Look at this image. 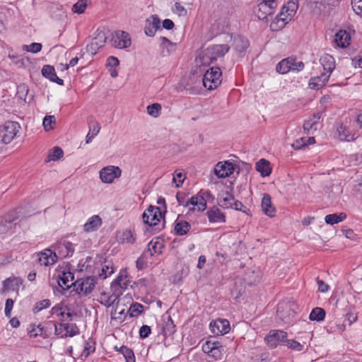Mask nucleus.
<instances>
[{
    "instance_id": "obj_7",
    "label": "nucleus",
    "mask_w": 362,
    "mask_h": 362,
    "mask_svg": "<svg viewBox=\"0 0 362 362\" xmlns=\"http://www.w3.org/2000/svg\"><path fill=\"white\" fill-rule=\"evenodd\" d=\"M58 285L64 290L74 286V274L67 267H58L56 269Z\"/></svg>"
},
{
    "instance_id": "obj_51",
    "label": "nucleus",
    "mask_w": 362,
    "mask_h": 362,
    "mask_svg": "<svg viewBox=\"0 0 362 362\" xmlns=\"http://www.w3.org/2000/svg\"><path fill=\"white\" fill-rule=\"evenodd\" d=\"M105 37L103 34H99L98 36L92 41L90 46L91 47H101L105 43Z\"/></svg>"
},
{
    "instance_id": "obj_28",
    "label": "nucleus",
    "mask_w": 362,
    "mask_h": 362,
    "mask_svg": "<svg viewBox=\"0 0 362 362\" xmlns=\"http://www.w3.org/2000/svg\"><path fill=\"white\" fill-rule=\"evenodd\" d=\"M119 295L117 293H113L111 295H108L105 292L100 293L98 300L100 303L103 305L107 308H110L115 305V302L117 300Z\"/></svg>"
},
{
    "instance_id": "obj_29",
    "label": "nucleus",
    "mask_w": 362,
    "mask_h": 362,
    "mask_svg": "<svg viewBox=\"0 0 362 362\" xmlns=\"http://www.w3.org/2000/svg\"><path fill=\"white\" fill-rule=\"evenodd\" d=\"M262 211L267 216L272 217L275 214V208L272 204L271 197L264 194L262 199Z\"/></svg>"
},
{
    "instance_id": "obj_35",
    "label": "nucleus",
    "mask_w": 362,
    "mask_h": 362,
    "mask_svg": "<svg viewBox=\"0 0 362 362\" xmlns=\"http://www.w3.org/2000/svg\"><path fill=\"white\" fill-rule=\"evenodd\" d=\"M346 218V215L344 213H340L339 214H333L325 216V223L328 225L337 224L343 221Z\"/></svg>"
},
{
    "instance_id": "obj_13",
    "label": "nucleus",
    "mask_w": 362,
    "mask_h": 362,
    "mask_svg": "<svg viewBox=\"0 0 362 362\" xmlns=\"http://www.w3.org/2000/svg\"><path fill=\"white\" fill-rule=\"evenodd\" d=\"M287 333L282 330H271L265 337L264 341L267 346L272 349L276 348L279 344H285Z\"/></svg>"
},
{
    "instance_id": "obj_5",
    "label": "nucleus",
    "mask_w": 362,
    "mask_h": 362,
    "mask_svg": "<svg viewBox=\"0 0 362 362\" xmlns=\"http://www.w3.org/2000/svg\"><path fill=\"white\" fill-rule=\"evenodd\" d=\"M221 71L218 67L207 70L203 77V85L208 90L216 88L221 83Z\"/></svg>"
},
{
    "instance_id": "obj_19",
    "label": "nucleus",
    "mask_w": 362,
    "mask_h": 362,
    "mask_svg": "<svg viewBox=\"0 0 362 362\" xmlns=\"http://www.w3.org/2000/svg\"><path fill=\"white\" fill-rule=\"evenodd\" d=\"M351 36L346 30H339L334 35V42L337 47L346 48L351 44Z\"/></svg>"
},
{
    "instance_id": "obj_16",
    "label": "nucleus",
    "mask_w": 362,
    "mask_h": 362,
    "mask_svg": "<svg viewBox=\"0 0 362 362\" xmlns=\"http://www.w3.org/2000/svg\"><path fill=\"white\" fill-rule=\"evenodd\" d=\"M130 284V281L128 278L127 271L122 270L119 272V276L112 283L111 288L118 295L121 294L122 291L127 288Z\"/></svg>"
},
{
    "instance_id": "obj_33",
    "label": "nucleus",
    "mask_w": 362,
    "mask_h": 362,
    "mask_svg": "<svg viewBox=\"0 0 362 362\" xmlns=\"http://www.w3.org/2000/svg\"><path fill=\"white\" fill-rule=\"evenodd\" d=\"M234 49L239 53L244 52L249 46V42L242 36H236L233 38Z\"/></svg>"
},
{
    "instance_id": "obj_38",
    "label": "nucleus",
    "mask_w": 362,
    "mask_h": 362,
    "mask_svg": "<svg viewBox=\"0 0 362 362\" xmlns=\"http://www.w3.org/2000/svg\"><path fill=\"white\" fill-rule=\"evenodd\" d=\"M281 308L282 306L281 305H278L277 314L279 317L285 324H291L292 322V319L293 317V312L288 309V315H286L284 313V310H281Z\"/></svg>"
},
{
    "instance_id": "obj_12",
    "label": "nucleus",
    "mask_w": 362,
    "mask_h": 362,
    "mask_svg": "<svg viewBox=\"0 0 362 362\" xmlns=\"http://www.w3.org/2000/svg\"><path fill=\"white\" fill-rule=\"evenodd\" d=\"M304 67L302 62H296L293 58H287L281 60L276 66V71L279 74H285L291 71H300Z\"/></svg>"
},
{
    "instance_id": "obj_46",
    "label": "nucleus",
    "mask_w": 362,
    "mask_h": 362,
    "mask_svg": "<svg viewBox=\"0 0 362 362\" xmlns=\"http://www.w3.org/2000/svg\"><path fill=\"white\" fill-rule=\"evenodd\" d=\"M42 75L49 78L50 81L56 77L55 70L53 66L50 65H45L42 69Z\"/></svg>"
},
{
    "instance_id": "obj_47",
    "label": "nucleus",
    "mask_w": 362,
    "mask_h": 362,
    "mask_svg": "<svg viewBox=\"0 0 362 362\" xmlns=\"http://www.w3.org/2000/svg\"><path fill=\"white\" fill-rule=\"evenodd\" d=\"M285 345L287 346L291 349L297 351H301L303 349V344H301L300 343H299L297 341L292 340V339H286L285 341Z\"/></svg>"
},
{
    "instance_id": "obj_15",
    "label": "nucleus",
    "mask_w": 362,
    "mask_h": 362,
    "mask_svg": "<svg viewBox=\"0 0 362 362\" xmlns=\"http://www.w3.org/2000/svg\"><path fill=\"white\" fill-rule=\"evenodd\" d=\"M209 327L211 333L216 336L226 334L230 329L229 321L221 318H218L211 322Z\"/></svg>"
},
{
    "instance_id": "obj_53",
    "label": "nucleus",
    "mask_w": 362,
    "mask_h": 362,
    "mask_svg": "<svg viewBox=\"0 0 362 362\" xmlns=\"http://www.w3.org/2000/svg\"><path fill=\"white\" fill-rule=\"evenodd\" d=\"M217 342L218 341H206L202 345L203 351L209 356L215 346H217Z\"/></svg>"
},
{
    "instance_id": "obj_2",
    "label": "nucleus",
    "mask_w": 362,
    "mask_h": 362,
    "mask_svg": "<svg viewBox=\"0 0 362 362\" xmlns=\"http://www.w3.org/2000/svg\"><path fill=\"white\" fill-rule=\"evenodd\" d=\"M21 126L16 122H7L0 126V142L4 144L11 143L19 133Z\"/></svg>"
},
{
    "instance_id": "obj_50",
    "label": "nucleus",
    "mask_w": 362,
    "mask_h": 362,
    "mask_svg": "<svg viewBox=\"0 0 362 362\" xmlns=\"http://www.w3.org/2000/svg\"><path fill=\"white\" fill-rule=\"evenodd\" d=\"M102 224V219L98 215L91 216L83 226H98Z\"/></svg>"
},
{
    "instance_id": "obj_57",
    "label": "nucleus",
    "mask_w": 362,
    "mask_h": 362,
    "mask_svg": "<svg viewBox=\"0 0 362 362\" xmlns=\"http://www.w3.org/2000/svg\"><path fill=\"white\" fill-rule=\"evenodd\" d=\"M351 5L354 12L362 17V0H352Z\"/></svg>"
},
{
    "instance_id": "obj_43",
    "label": "nucleus",
    "mask_w": 362,
    "mask_h": 362,
    "mask_svg": "<svg viewBox=\"0 0 362 362\" xmlns=\"http://www.w3.org/2000/svg\"><path fill=\"white\" fill-rule=\"evenodd\" d=\"M56 124V119L54 116L52 115H47L45 117L42 122V125L45 131H49L54 129V127Z\"/></svg>"
},
{
    "instance_id": "obj_45",
    "label": "nucleus",
    "mask_w": 362,
    "mask_h": 362,
    "mask_svg": "<svg viewBox=\"0 0 362 362\" xmlns=\"http://www.w3.org/2000/svg\"><path fill=\"white\" fill-rule=\"evenodd\" d=\"M87 7L86 0H78L72 6V11L74 13L81 14L83 13Z\"/></svg>"
},
{
    "instance_id": "obj_1",
    "label": "nucleus",
    "mask_w": 362,
    "mask_h": 362,
    "mask_svg": "<svg viewBox=\"0 0 362 362\" xmlns=\"http://www.w3.org/2000/svg\"><path fill=\"white\" fill-rule=\"evenodd\" d=\"M229 50L227 45H216L206 48L202 55L196 59L197 65L206 66L210 64L218 57H223Z\"/></svg>"
},
{
    "instance_id": "obj_63",
    "label": "nucleus",
    "mask_w": 362,
    "mask_h": 362,
    "mask_svg": "<svg viewBox=\"0 0 362 362\" xmlns=\"http://www.w3.org/2000/svg\"><path fill=\"white\" fill-rule=\"evenodd\" d=\"M131 316H136L141 313L143 310V306L141 304L135 303L130 307Z\"/></svg>"
},
{
    "instance_id": "obj_6",
    "label": "nucleus",
    "mask_w": 362,
    "mask_h": 362,
    "mask_svg": "<svg viewBox=\"0 0 362 362\" xmlns=\"http://www.w3.org/2000/svg\"><path fill=\"white\" fill-rule=\"evenodd\" d=\"M54 334L61 338L72 337L79 334V329L75 323L69 321L54 324Z\"/></svg>"
},
{
    "instance_id": "obj_34",
    "label": "nucleus",
    "mask_w": 362,
    "mask_h": 362,
    "mask_svg": "<svg viewBox=\"0 0 362 362\" xmlns=\"http://www.w3.org/2000/svg\"><path fill=\"white\" fill-rule=\"evenodd\" d=\"M256 170L259 172L261 175L263 177L268 176L271 173L269 163L264 159H261L257 163Z\"/></svg>"
},
{
    "instance_id": "obj_59",
    "label": "nucleus",
    "mask_w": 362,
    "mask_h": 362,
    "mask_svg": "<svg viewBox=\"0 0 362 362\" xmlns=\"http://www.w3.org/2000/svg\"><path fill=\"white\" fill-rule=\"evenodd\" d=\"M175 332V326L171 319L166 322L165 327L163 328L165 335H170Z\"/></svg>"
},
{
    "instance_id": "obj_3",
    "label": "nucleus",
    "mask_w": 362,
    "mask_h": 362,
    "mask_svg": "<svg viewBox=\"0 0 362 362\" xmlns=\"http://www.w3.org/2000/svg\"><path fill=\"white\" fill-rule=\"evenodd\" d=\"M278 6V0H260L255 10V13L258 19L267 20L272 16Z\"/></svg>"
},
{
    "instance_id": "obj_24",
    "label": "nucleus",
    "mask_w": 362,
    "mask_h": 362,
    "mask_svg": "<svg viewBox=\"0 0 362 362\" xmlns=\"http://www.w3.org/2000/svg\"><path fill=\"white\" fill-rule=\"evenodd\" d=\"M51 313L52 315L60 317V320L62 322L70 321L72 316L76 315L75 314L70 313L67 308L63 307L60 305L54 306L51 310Z\"/></svg>"
},
{
    "instance_id": "obj_61",
    "label": "nucleus",
    "mask_w": 362,
    "mask_h": 362,
    "mask_svg": "<svg viewBox=\"0 0 362 362\" xmlns=\"http://www.w3.org/2000/svg\"><path fill=\"white\" fill-rule=\"evenodd\" d=\"M305 146H307V142H306V138L305 137H302V138H300V139H297L292 144V147L294 149H296V150H299V149H300L301 148H303V147H304Z\"/></svg>"
},
{
    "instance_id": "obj_62",
    "label": "nucleus",
    "mask_w": 362,
    "mask_h": 362,
    "mask_svg": "<svg viewBox=\"0 0 362 362\" xmlns=\"http://www.w3.org/2000/svg\"><path fill=\"white\" fill-rule=\"evenodd\" d=\"M14 302L11 298H8L5 304V315L6 317H10L11 315V310L13 307Z\"/></svg>"
},
{
    "instance_id": "obj_10",
    "label": "nucleus",
    "mask_w": 362,
    "mask_h": 362,
    "mask_svg": "<svg viewBox=\"0 0 362 362\" xmlns=\"http://www.w3.org/2000/svg\"><path fill=\"white\" fill-rule=\"evenodd\" d=\"M122 175V170L115 165L103 167L99 171V177L103 183L112 184Z\"/></svg>"
},
{
    "instance_id": "obj_4",
    "label": "nucleus",
    "mask_w": 362,
    "mask_h": 362,
    "mask_svg": "<svg viewBox=\"0 0 362 362\" xmlns=\"http://www.w3.org/2000/svg\"><path fill=\"white\" fill-rule=\"evenodd\" d=\"M96 279L94 276H86L77 279L74 282V291L81 296L90 294L95 288Z\"/></svg>"
},
{
    "instance_id": "obj_64",
    "label": "nucleus",
    "mask_w": 362,
    "mask_h": 362,
    "mask_svg": "<svg viewBox=\"0 0 362 362\" xmlns=\"http://www.w3.org/2000/svg\"><path fill=\"white\" fill-rule=\"evenodd\" d=\"M151 333V327L148 325H143L140 328L139 334L141 338H146Z\"/></svg>"
},
{
    "instance_id": "obj_58",
    "label": "nucleus",
    "mask_w": 362,
    "mask_h": 362,
    "mask_svg": "<svg viewBox=\"0 0 362 362\" xmlns=\"http://www.w3.org/2000/svg\"><path fill=\"white\" fill-rule=\"evenodd\" d=\"M351 121L362 134V110L359 111L354 119Z\"/></svg>"
},
{
    "instance_id": "obj_9",
    "label": "nucleus",
    "mask_w": 362,
    "mask_h": 362,
    "mask_svg": "<svg viewBox=\"0 0 362 362\" xmlns=\"http://www.w3.org/2000/svg\"><path fill=\"white\" fill-rule=\"evenodd\" d=\"M339 138L341 141H351L362 134L351 120L338 129Z\"/></svg>"
},
{
    "instance_id": "obj_26",
    "label": "nucleus",
    "mask_w": 362,
    "mask_h": 362,
    "mask_svg": "<svg viewBox=\"0 0 362 362\" xmlns=\"http://www.w3.org/2000/svg\"><path fill=\"white\" fill-rule=\"evenodd\" d=\"M329 78V74L322 73L319 76H315L310 78L308 86L312 89L318 90L326 85Z\"/></svg>"
},
{
    "instance_id": "obj_23",
    "label": "nucleus",
    "mask_w": 362,
    "mask_h": 362,
    "mask_svg": "<svg viewBox=\"0 0 362 362\" xmlns=\"http://www.w3.org/2000/svg\"><path fill=\"white\" fill-rule=\"evenodd\" d=\"M320 114H314L312 117L305 122L303 124L304 131L306 132L307 134H313L317 130L320 125Z\"/></svg>"
},
{
    "instance_id": "obj_37",
    "label": "nucleus",
    "mask_w": 362,
    "mask_h": 362,
    "mask_svg": "<svg viewBox=\"0 0 362 362\" xmlns=\"http://www.w3.org/2000/svg\"><path fill=\"white\" fill-rule=\"evenodd\" d=\"M325 316V310L321 308H314L310 315L309 319L313 321H322L324 320Z\"/></svg>"
},
{
    "instance_id": "obj_60",
    "label": "nucleus",
    "mask_w": 362,
    "mask_h": 362,
    "mask_svg": "<svg viewBox=\"0 0 362 362\" xmlns=\"http://www.w3.org/2000/svg\"><path fill=\"white\" fill-rule=\"evenodd\" d=\"M174 12L180 16H185L187 13V9L178 2L175 4Z\"/></svg>"
},
{
    "instance_id": "obj_8",
    "label": "nucleus",
    "mask_w": 362,
    "mask_h": 362,
    "mask_svg": "<svg viewBox=\"0 0 362 362\" xmlns=\"http://www.w3.org/2000/svg\"><path fill=\"white\" fill-rule=\"evenodd\" d=\"M298 8L297 0H290L284 5L280 14L277 16V22H281L282 25H286L292 20Z\"/></svg>"
},
{
    "instance_id": "obj_18",
    "label": "nucleus",
    "mask_w": 362,
    "mask_h": 362,
    "mask_svg": "<svg viewBox=\"0 0 362 362\" xmlns=\"http://www.w3.org/2000/svg\"><path fill=\"white\" fill-rule=\"evenodd\" d=\"M37 257L39 263L45 267L54 264L57 260V253L50 249L38 252Z\"/></svg>"
},
{
    "instance_id": "obj_42",
    "label": "nucleus",
    "mask_w": 362,
    "mask_h": 362,
    "mask_svg": "<svg viewBox=\"0 0 362 362\" xmlns=\"http://www.w3.org/2000/svg\"><path fill=\"white\" fill-rule=\"evenodd\" d=\"M147 112L155 118L159 117L161 113V105L159 103H153L147 107Z\"/></svg>"
},
{
    "instance_id": "obj_36",
    "label": "nucleus",
    "mask_w": 362,
    "mask_h": 362,
    "mask_svg": "<svg viewBox=\"0 0 362 362\" xmlns=\"http://www.w3.org/2000/svg\"><path fill=\"white\" fill-rule=\"evenodd\" d=\"M160 47L164 51L166 49V52L169 54L175 50L176 44L170 41L165 37H161L160 38Z\"/></svg>"
},
{
    "instance_id": "obj_22",
    "label": "nucleus",
    "mask_w": 362,
    "mask_h": 362,
    "mask_svg": "<svg viewBox=\"0 0 362 362\" xmlns=\"http://www.w3.org/2000/svg\"><path fill=\"white\" fill-rule=\"evenodd\" d=\"M186 206L189 210L192 211L202 212L206 208V202L202 196L192 197L187 203Z\"/></svg>"
},
{
    "instance_id": "obj_44",
    "label": "nucleus",
    "mask_w": 362,
    "mask_h": 362,
    "mask_svg": "<svg viewBox=\"0 0 362 362\" xmlns=\"http://www.w3.org/2000/svg\"><path fill=\"white\" fill-rule=\"evenodd\" d=\"M119 351L125 358L126 362H135V356L132 349L123 346Z\"/></svg>"
},
{
    "instance_id": "obj_17",
    "label": "nucleus",
    "mask_w": 362,
    "mask_h": 362,
    "mask_svg": "<svg viewBox=\"0 0 362 362\" xmlns=\"http://www.w3.org/2000/svg\"><path fill=\"white\" fill-rule=\"evenodd\" d=\"M234 172V165L230 161L218 162L214 168V173L219 178L229 177Z\"/></svg>"
},
{
    "instance_id": "obj_25",
    "label": "nucleus",
    "mask_w": 362,
    "mask_h": 362,
    "mask_svg": "<svg viewBox=\"0 0 362 362\" xmlns=\"http://www.w3.org/2000/svg\"><path fill=\"white\" fill-rule=\"evenodd\" d=\"M54 250L58 252L59 255L62 257L71 256L74 251L73 244L68 241L57 243Z\"/></svg>"
},
{
    "instance_id": "obj_30",
    "label": "nucleus",
    "mask_w": 362,
    "mask_h": 362,
    "mask_svg": "<svg viewBox=\"0 0 362 362\" xmlns=\"http://www.w3.org/2000/svg\"><path fill=\"white\" fill-rule=\"evenodd\" d=\"M321 64L323 66L324 73L331 74L333 70L335 69V61L332 56L329 54H325L320 58Z\"/></svg>"
},
{
    "instance_id": "obj_55",
    "label": "nucleus",
    "mask_w": 362,
    "mask_h": 362,
    "mask_svg": "<svg viewBox=\"0 0 362 362\" xmlns=\"http://www.w3.org/2000/svg\"><path fill=\"white\" fill-rule=\"evenodd\" d=\"M63 156V151L59 147H54L52 151L49 154V157L50 160H57L59 159Z\"/></svg>"
},
{
    "instance_id": "obj_54",
    "label": "nucleus",
    "mask_w": 362,
    "mask_h": 362,
    "mask_svg": "<svg viewBox=\"0 0 362 362\" xmlns=\"http://www.w3.org/2000/svg\"><path fill=\"white\" fill-rule=\"evenodd\" d=\"M185 179V175L181 172H175L173 176V182L175 184L177 187H179Z\"/></svg>"
},
{
    "instance_id": "obj_49",
    "label": "nucleus",
    "mask_w": 362,
    "mask_h": 362,
    "mask_svg": "<svg viewBox=\"0 0 362 362\" xmlns=\"http://www.w3.org/2000/svg\"><path fill=\"white\" fill-rule=\"evenodd\" d=\"M51 305V302L49 299H44L37 302L33 309L35 313L41 311L43 309L47 308Z\"/></svg>"
},
{
    "instance_id": "obj_31",
    "label": "nucleus",
    "mask_w": 362,
    "mask_h": 362,
    "mask_svg": "<svg viewBox=\"0 0 362 362\" xmlns=\"http://www.w3.org/2000/svg\"><path fill=\"white\" fill-rule=\"evenodd\" d=\"M209 220L211 223H224L225 216L218 208L211 209L207 212Z\"/></svg>"
},
{
    "instance_id": "obj_32",
    "label": "nucleus",
    "mask_w": 362,
    "mask_h": 362,
    "mask_svg": "<svg viewBox=\"0 0 362 362\" xmlns=\"http://www.w3.org/2000/svg\"><path fill=\"white\" fill-rule=\"evenodd\" d=\"M119 64V59L113 56H110L107 59L106 61V67L110 72V76L112 78H115L118 76V72L117 71V67Z\"/></svg>"
},
{
    "instance_id": "obj_40",
    "label": "nucleus",
    "mask_w": 362,
    "mask_h": 362,
    "mask_svg": "<svg viewBox=\"0 0 362 362\" xmlns=\"http://www.w3.org/2000/svg\"><path fill=\"white\" fill-rule=\"evenodd\" d=\"M21 209L11 210L5 214L4 218L5 223H11L19 218V214L21 212Z\"/></svg>"
},
{
    "instance_id": "obj_52",
    "label": "nucleus",
    "mask_w": 362,
    "mask_h": 362,
    "mask_svg": "<svg viewBox=\"0 0 362 362\" xmlns=\"http://www.w3.org/2000/svg\"><path fill=\"white\" fill-rule=\"evenodd\" d=\"M146 23L151 25L156 30L160 28V21L157 16H151L146 20Z\"/></svg>"
},
{
    "instance_id": "obj_27",
    "label": "nucleus",
    "mask_w": 362,
    "mask_h": 362,
    "mask_svg": "<svg viewBox=\"0 0 362 362\" xmlns=\"http://www.w3.org/2000/svg\"><path fill=\"white\" fill-rule=\"evenodd\" d=\"M234 199V197L227 191H221L218 197L219 206L225 209L233 206Z\"/></svg>"
},
{
    "instance_id": "obj_20",
    "label": "nucleus",
    "mask_w": 362,
    "mask_h": 362,
    "mask_svg": "<svg viewBox=\"0 0 362 362\" xmlns=\"http://www.w3.org/2000/svg\"><path fill=\"white\" fill-rule=\"evenodd\" d=\"M164 248V241L160 238L152 239L148 245V250L144 252L147 256H157L162 253Z\"/></svg>"
},
{
    "instance_id": "obj_14",
    "label": "nucleus",
    "mask_w": 362,
    "mask_h": 362,
    "mask_svg": "<svg viewBox=\"0 0 362 362\" xmlns=\"http://www.w3.org/2000/svg\"><path fill=\"white\" fill-rule=\"evenodd\" d=\"M129 34L125 31L117 30L112 34V45L116 48L124 49L131 46Z\"/></svg>"
},
{
    "instance_id": "obj_48",
    "label": "nucleus",
    "mask_w": 362,
    "mask_h": 362,
    "mask_svg": "<svg viewBox=\"0 0 362 362\" xmlns=\"http://www.w3.org/2000/svg\"><path fill=\"white\" fill-rule=\"evenodd\" d=\"M23 49L32 53H37L42 49V45L37 42H33L30 45H23Z\"/></svg>"
},
{
    "instance_id": "obj_11",
    "label": "nucleus",
    "mask_w": 362,
    "mask_h": 362,
    "mask_svg": "<svg viewBox=\"0 0 362 362\" xmlns=\"http://www.w3.org/2000/svg\"><path fill=\"white\" fill-rule=\"evenodd\" d=\"M143 219L149 226H156L164 220V216L159 207L149 206L143 214Z\"/></svg>"
},
{
    "instance_id": "obj_39",
    "label": "nucleus",
    "mask_w": 362,
    "mask_h": 362,
    "mask_svg": "<svg viewBox=\"0 0 362 362\" xmlns=\"http://www.w3.org/2000/svg\"><path fill=\"white\" fill-rule=\"evenodd\" d=\"M337 0H308L312 8H317L320 10L326 5H331Z\"/></svg>"
},
{
    "instance_id": "obj_56",
    "label": "nucleus",
    "mask_w": 362,
    "mask_h": 362,
    "mask_svg": "<svg viewBox=\"0 0 362 362\" xmlns=\"http://www.w3.org/2000/svg\"><path fill=\"white\" fill-rule=\"evenodd\" d=\"M114 272L113 268L112 266L105 265L103 267L101 272L99 273V276L103 279H106L110 276Z\"/></svg>"
},
{
    "instance_id": "obj_41",
    "label": "nucleus",
    "mask_w": 362,
    "mask_h": 362,
    "mask_svg": "<svg viewBox=\"0 0 362 362\" xmlns=\"http://www.w3.org/2000/svg\"><path fill=\"white\" fill-rule=\"evenodd\" d=\"M225 351V348L219 341L217 342V346H215L209 356L215 360H220L222 358L223 353Z\"/></svg>"
},
{
    "instance_id": "obj_21",
    "label": "nucleus",
    "mask_w": 362,
    "mask_h": 362,
    "mask_svg": "<svg viewBox=\"0 0 362 362\" xmlns=\"http://www.w3.org/2000/svg\"><path fill=\"white\" fill-rule=\"evenodd\" d=\"M116 240L120 243L132 244L136 240V235L131 228H122L117 231Z\"/></svg>"
}]
</instances>
